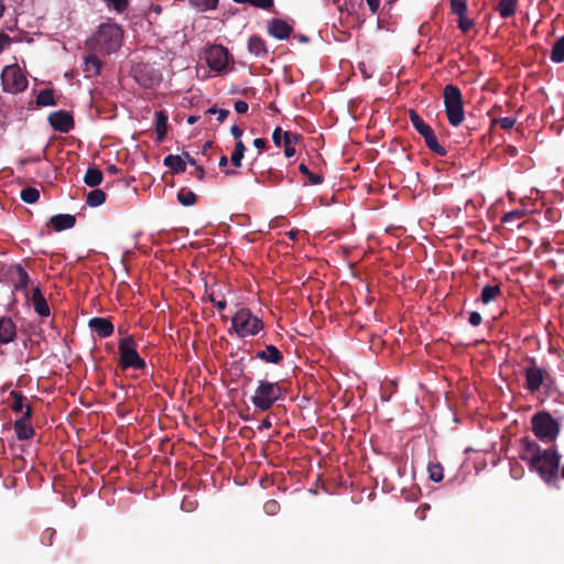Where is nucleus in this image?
<instances>
[{"label": "nucleus", "mask_w": 564, "mask_h": 564, "mask_svg": "<svg viewBox=\"0 0 564 564\" xmlns=\"http://www.w3.org/2000/svg\"><path fill=\"white\" fill-rule=\"evenodd\" d=\"M230 132H231L232 137H234L235 139H238V140L241 138V135H242V133H243L242 129H241V128H239L237 124H234V126L231 127Z\"/></svg>", "instance_id": "nucleus-52"}, {"label": "nucleus", "mask_w": 564, "mask_h": 564, "mask_svg": "<svg viewBox=\"0 0 564 564\" xmlns=\"http://www.w3.org/2000/svg\"><path fill=\"white\" fill-rule=\"evenodd\" d=\"M451 11L458 18L465 15L467 12L466 0H451Z\"/></svg>", "instance_id": "nucleus-40"}, {"label": "nucleus", "mask_w": 564, "mask_h": 564, "mask_svg": "<svg viewBox=\"0 0 564 564\" xmlns=\"http://www.w3.org/2000/svg\"><path fill=\"white\" fill-rule=\"evenodd\" d=\"M10 398L12 399L11 409L13 412H22L26 405L24 404L26 398L22 394V392L13 390L10 392Z\"/></svg>", "instance_id": "nucleus-34"}, {"label": "nucleus", "mask_w": 564, "mask_h": 564, "mask_svg": "<svg viewBox=\"0 0 564 564\" xmlns=\"http://www.w3.org/2000/svg\"><path fill=\"white\" fill-rule=\"evenodd\" d=\"M427 469L431 480L438 482L443 479V467L441 464H430Z\"/></svg>", "instance_id": "nucleus-42"}, {"label": "nucleus", "mask_w": 564, "mask_h": 564, "mask_svg": "<svg viewBox=\"0 0 564 564\" xmlns=\"http://www.w3.org/2000/svg\"><path fill=\"white\" fill-rule=\"evenodd\" d=\"M248 51L259 58L268 56V47L264 40L259 35H251L248 40Z\"/></svg>", "instance_id": "nucleus-21"}, {"label": "nucleus", "mask_w": 564, "mask_h": 564, "mask_svg": "<svg viewBox=\"0 0 564 564\" xmlns=\"http://www.w3.org/2000/svg\"><path fill=\"white\" fill-rule=\"evenodd\" d=\"M285 392V389L280 382H271L262 379L258 381L250 400L257 410L268 411L275 402L284 400Z\"/></svg>", "instance_id": "nucleus-3"}, {"label": "nucleus", "mask_w": 564, "mask_h": 564, "mask_svg": "<svg viewBox=\"0 0 564 564\" xmlns=\"http://www.w3.org/2000/svg\"><path fill=\"white\" fill-rule=\"evenodd\" d=\"M279 503L275 500H269L264 503V511L268 514H275L279 510Z\"/></svg>", "instance_id": "nucleus-47"}, {"label": "nucleus", "mask_w": 564, "mask_h": 564, "mask_svg": "<svg viewBox=\"0 0 564 564\" xmlns=\"http://www.w3.org/2000/svg\"><path fill=\"white\" fill-rule=\"evenodd\" d=\"M517 119L513 117L496 118L492 120V124H499L501 129L509 130L513 128Z\"/></svg>", "instance_id": "nucleus-45"}, {"label": "nucleus", "mask_w": 564, "mask_h": 564, "mask_svg": "<svg viewBox=\"0 0 564 564\" xmlns=\"http://www.w3.org/2000/svg\"><path fill=\"white\" fill-rule=\"evenodd\" d=\"M20 197L24 203L34 204L40 198V192L35 187L29 186L21 191Z\"/></svg>", "instance_id": "nucleus-36"}, {"label": "nucleus", "mask_w": 564, "mask_h": 564, "mask_svg": "<svg viewBox=\"0 0 564 564\" xmlns=\"http://www.w3.org/2000/svg\"><path fill=\"white\" fill-rule=\"evenodd\" d=\"M30 282L29 273L21 264H17L14 268V289L26 290Z\"/></svg>", "instance_id": "nucleus-25"}, {"label": "nucleus", "mask_w": 564, "mask_h": 564, "mask_svg": "<svg viewBox=\"0 0 564 564\" xmlns=\"http://www.w3.org/2000/svg\"><path fill=\"white\" fill-rule=\"evenodd\" d=\"M106 171L110 174H117L119 173V169L115 165V164H109L107 167H106Z\"/></svg>", "instance_id": "nucleus-59"}, {"label": "nucleus", "mask_w": 564, "mask_h": 564, "mask_svg": "<svg viewBox=\"0 0 564 564\" xmlns=\"http://www.w3.org/2000/svg\"><path fill=\"white\" fill-rule=\"evenodd\" d=\"M299 171H300V173H301V174H303V175L307 176L308 182H310L312 185H319V184H322V183H323V181H324V177H323L322 175H319V174H315V173H312V172L310 171V169L307 167V165H306V164H304V163H301V164L299 165Z\"/></svg>", "instance_id": "nucleus-37"}, {"label": "nucleus", "mask_w": 564, "mask_h": 564, "mask_svg": "<svg viewBox=\"0 0 564 564\" xmlns=\"http://www.w3.org/2000/svg\"><path fill=\"white\" fill-rule=\"evenodd\" d=\"M17 335L15 324L10 317L0 318V343L9 344L14 340Z\"/></svg>", "instance_id": "nucleus-19"}, {"label": "nucleus", "mask_w": 564, "mask_h": 564, "mask_svg": "<svg viewBox=\"0 0 564 564\" xmlns=\"http://www.w3.org/2000/svg\"><path fill=\"white\" fill-rule=\"evenodd\" d=\"M106 200V194L101 189H93L88 193L86 204L90 207H97L104 204Z\"/></svg>", "instance_id": "nucleus-31"}, {"label": "nucleus", "mask_w": 564, "mask_h": 564, "mask_svg": "<svg viewBox=\"0 0 564 564\" xmlns=\"http://www.w3.org/2000/svg\"><path fill=\"white\" fill-rule=\"evenodd\" d=\"M528 361L530 365L524 369V387L528 391L534 393L539 391L543 384L549 386L553 382L550 371L539 367L535 358H528Z\"/></svg>", "instance_id": "nucleus-8"}, {"label": "nucleus", "mask_w": 564, "mask_h": 564, "mask_svg": "<svg viewBox=\"0 0 564 564\" xmlns=\"http://www.w3.org/2000/svg\"><path fill=\"white\" fill-rule=\"evenodd\" d=\"M189 6L197 12L215 10L219 0H188Z\"/></svg>", "instance_id": "nucleus-30"}, {"label": "nucleus", "mask_w": 564, "mask_h": 564, "mask_svg": "<svg viewBox=\"0 0 564 564\" xmlns=\"http://www.w3.org/2000/svg\"><path fill=\"white\" fill-rule=\"evenodd\" d=\"M119 367L122 370L134 369L143 370L147 367L145 360L137 351V343L131 336H127L119 341Z\"/></svg>", "instance_id": "nucleus-6"}, {"label": "nucleus", "mask_w": 564, "mask_h": 564, "mask_svg": "<svg viewBox=\"0 0 564 564\" xmlns=\"http://www.w3.org/2000/svg\"><path fill=\"white\" fill-rule=\"evenodd\" d=\"M177 200L183 206H193L197 200V196L191 189L182 188L177 193Z\"/></svg>", "instance_id": "nucleus-33"}, {"label": "nucleus", "mask_w": 564, "mask_h": 564, "mask_svg": "<svg viewBox=\"0 0 564 564\" xmlns=\"http://www.w3.org/2000/svg\"><path fill=\"white\" fill-rule=\"evenodd\" d=\"M271 426H272V422H271L270 417H268V416H267V417H264V419L261 421V423H260V425L258 426V429L261 431V430H268V429H270Z\"/></svg>", "instance_id": "nucleus-53"}, {"label": "nucleus", "mask_w": 564, "mask_h": 564, "mask_svg": "<svg viewBox=\"0 0 564 564\" xmlns=\"http://www.w3.org/2000/svg\"><path fill=\"white\" fill-rule=\"evenodd\" d=\"M409 118L414 129L423 137L427 149L437 155L444 156L446 150L438 143L431 126L427 124L415 110L409 111Z\"/></svg>", "instance_id": "nucleus-9"}, {"label": "nucleus", "mask_w": 564, "mask_h": 564, "mask_svg": "<svg viewBox=\"0 0 564 564\" xmlns=\"http://www.w3.org/2000/svg\"><path fill=\"white\" fill-rule=\"evenodd\" d=\"M84 182L90 187H96L102 182V172L97 167H89L84 176Z\"/></svg>", "instance_id": "nucleus-28"}, {"label": "nucleus", "mask_w": 564, "mask_h": 564, "mask_svg": "<svg viewBox=\"0 0 564 564\" xmlns=\"http://www.w3.org/2000/svg\"><path fill=\"white\" fill-rule=\"evenodd\" d=\"M197 120H198V117H197V116H189V117L187 118V123H188V124H194V123H196V122H197Z\"/></svg>", "instance_id": "nucleus-61"}, {"label": "nucleus", "mask_w": 564, "mask_h": 564, "mask_svg": "<svg viewBox=\"0 0 564 564\" xmlns=\"http://www.w3.org/2000/svg\"><path fill=\"white\" fill-rule=\"evenodd\" d=\"M108 8L113 9L117 13H123L128 6L129 0H102Z\"/></svg>", "instance_id": "nucleus-41"}, {"label": "nucleus", "mask_w": 564, "mask_h": 564, "mask_svg": "<svg viewBox=\"0 0 564 564\" xmlns=\"http://www.w3.org/2000/svg\"><path fill=\"white\" fill-rule=\"evenodd\" d=\"M33 415V409L30 404H26L25 411L20 419H18L14 424V432L17 438L19 441H26L34 436L35 431L33 425L31 424V417Z\"/></svg>", "instance_id": "nucleus-12"}, {"label": "nucleus", "mask_w": 564, "mask_h": 564, "mask_svg": "<svg viewBox=\"0 0 564 564\" xmlns=\"http://www.w3.org/2000/svg\"><path fill=\"white\" fill-rule=\"evenodd\" d=\"M292 31V26L282 19H272L268 22V33L274 39L285 40Z\"/></svg>", "instance_id": "nucleus-15"}, {"label": "nucleus", "mask_w": 564, "mask_h": 564, "mask_svg": "<svg viewBox=\"0 0 564 564\" xmlns=\"http://www.w3.org/2000/svg\"><path fill=\"white\" fill-rule=\"evenodd\" d=\"M370 11L375 14L380 6V0H366Z\"/></svg>", "instance_id": "nucleus-51"}, {"label": "nucleus", "mask_w": 564, "mask_h": 564, "mask_svg": "<svg viewBox=\"0 0 564 564\" xmlns=\"http://www.w3.org/2000/svg\"><path fill=\"white\" fill-rule=\"evenodd\" d=\"M195 176L199 180V181H203L204 177H205V171L203 169V166L200 165H195Z\"/></svg>", "instance_id": "nucleus-56"}, {"label": "nucleus", "mask_w": 564, "mask_h": 564, "mask_svg": "<svg viewBox=\"0 0 564 564\" xmlns=\"http://www.w3.org/2000/svg\"><path fill=\"white\" fill-rule=\"evenodd\" d=\"M217 113H218L217 120L219 122H223L228 117L229 110L228 109H219Z\"/></svg>", "instance_id": "nucleus-58"}, {"label": "nucleus", "mask_w": 564, "mask_h": 564, "mask_svg": "<svg viewBox=\"0 0 564 564\" xmlns=\"http://www.w3.org/2000/svg\"><path fill=\"white\" fill-rule=\"evenodd\" d=\"M35 313L41 317H48L51 314L46 299L39 286L33 288L32 295L29 299Z\"/></svg>", "instance_id": "nucleus-16"}, {"label": "nucleus", "mask_w": 564, "mask_h": 564, "mask_svg": "<svg viewBox=\"0 0 564 564\" xmlns=\"http://www.w3.org/2000/svg\"><path fill=\"white\" fill-rule=\"evenodd\" d=\"M501 295V288L498 284H487L482 288L480 293V301L482 304H489Z\"/></svg>", "instance_id": "nucleus-24"}, {"label": "nucleus", "mask_w": 564, "mask_h": 564, "mask_svg": "<svg viewBox=\"0 0 564 564\" xmlns=\"http://www.w3.org/2000/svg\"><path fill=\"white\" fill-rule=\"evenodd\" d=\"M1 80L3 89L8 93L23 91L28 86V79L17 65L7 66L2 74Z\"/></svg>", "instance_id": "nucleus-10"}, {"label": "nucleus", "mask_w": 564, "mask_h": 564, "mask_svg": "<svg viewBox=\"0 0 564 564\" xmlns=\"http://www.w3.org/2000/svg\"><path fill=\"white\" fill-rule=\"evenodd\" d=\"M208 299L219 311L225 310L227 306L225 296L220 293H217L214 289H212L210 293L208 294Z\"/></svg>", "instance_id": "nucleus-39"}, {"label": "nucleus", "mask_w": 564, "mask_h": 564, "mask_svg": "<svg viewBox=\"0 0 564 564\" xmlns=\"http://www.w3.org/2000/svg\"><path fill=\"white\" fill-rule=\"evenodd\" d=\"M218 165L221 166V167L227 166L228 165V158L226 155H221L219 158Z\"/></svg>", "instance_id": "nucleus-60"}, {"label": "nucleus", "mask_w": 564, "mask_h": 564, "mask_svg": "<svg viewBox=\"0 0 564 564\" xmlns=\"http://www.w3.org/2000/svg\"><path fill=\"white\" fill-rule=\"evenodd\" d=\"M205 59L212 70L220 73L227 68L229 54L221 45H212L205 52Z\"/></svg>", "instance_id": "nucleus-11"}, {"label": "nucleus", "mask_w": 564, "mask_h": 564, "mask_svg": "<svg viewBox=\"0 0 564 564\" xmlns=\"http://www.w3.org/2000/svg\"><path fill=\"white\" fill-rule=\"evenodd\" d=\"M475 23L473 20L467 19L466 14L458 18V28L463 33L469 32L474 28Z\"/></svg>", "instance_id": "nucleus-46"}, {"label": "nucleus", "mask_w": 564, "mask_h": 564, "mask_svg": "<svg viewBox=\"0 0 564 564\" xmlns=\"http://www.w3.org/2000/svg\"><path fill=\"white\" fill-rule=\"evenodd\" d=\"M155 132L159 142H162L167 133V115L165 111L155 112Z\"/></svg>", "instance_id": "nucleus-23"}, {"label": "nucleus", "mask_w": 564, "mask_h": 564, "mask_svg": "<svg viewBox=\"0 0 564 564\" xmlns=\"http://www.w3.org/2000/svg\"><path fill=\"white\" fill-rule=\"evenodd\" d=\"M88 326L99 338L110 337L115 330L113 324L106 317H93L88 321Z\"/></svg>", "instance_id": "nucleus-14"}, {"label": "nucleus", "mask_w": 564, "mask_h": 564, "mask_svg": "<svg viewBox=\"0 0 564 564\" xmlns=\"http://www.w3.org/2000/svg\"><path fill=\"white\" fill-rule=\"evenodd\" d=\"M47 120L51 127L61 133H68L75 127L74 117L69 111L57 110L48 115Z\"/></svg>", "instance_id": "nucleus-13"}, {"label": "nucleus", "mask_w": 564, "mask_h": 564, "mask_svg": "<svg viewBox=\"0 0 564 564\" xmlns=\"http://www.w3.org/2000/svg\"><path fill=\"white\" fill-rule=\"evenodd\" d=\"M256 358L272 365H281L284 360L283 354L274 345H265L263 349L256 352Z\"/></svg>", "instance_id": "nucleus-17"}, {"label": "nucleus", "mask_w": 564, "mask_h": 564, "mask_svg": "<svg viewBox=\"0 0 564 564\" xmlns=\"http://www.w3.org/2000/svg\"><path fill=\"white\" fill-rule=\"evenodd\" d=\"M263 180H261L262 183L268 184L270 186L278 185L283 180V174L281 171H274L270 170L268 171L267 175H263ZM260 182V180H258Z\"/></svg>", "instance_id": "nucleus-38"}, {"label": "nucleus", "mask_w": 564, "mask_h": 564, "mask_svg": "<svg viewBox=\"0 0 564 564\" xmlns=\"http://www.w3.org/2000/svg\"><path fill=\"white\" fill-rule=\"evenodd\" d=\"M36 105L40 107L56 106L53 90L50 88L42 89L36 96Z\"/></svg>", "instance_id": "nucleus-29"}, {"label": "nucleus", "mask_w": 564, "mask_h": 564, "mask_svg": "<svg viewBox=\"0 0 564 564\" xmlns=\"http://www.w3.org/2000/svg\"><path fill=\"white\" fill-rule=\"evenodd\" d=\"M443 98L448 123L453 127H459L465 119L464 100L460 89L453 84L445 85Z\"/></svg>", "instance_id": "nucleus-4"}, {"label": "nucleus", "mask_w": 564, "mask_h": 564, "mask_svg": "<svg viewBox=\"0 0 564 564\" xmlns=\"http://www.w3.org/2000/svg\"><path fill=\"white\" fill-rule=\"evenodd\" d=\"M551 59L554 63L564 62V35L561 36L554 44L551 51Z\"/></svg>", "instance_id": "nucleus-32"}, {"label": "nucleus", "mask_w": 564, "mask_h": 564, "mask_svg": "<svg viewBox=\"0 0 564 564\" xmlns=\"http://www.w3.org/2000/svg\"><path fill=\"white\" fill-rule=\"evenodd\" d=\"M147 69V66H143L142 68H138L135 70V78L139 83H141L145 87H151L154 85V83L158 82V78L154 77H145L143 76V72Z\"/></svg>", "instance_id": "nucleus-44"}, {"label": "nucleus", "mask_w": 564, "mask_h": 564, "mask_svg": "<svg viewBox=\"0 0 564 564\" xmlns=\"http://www.w3.org/2000/svg\"><path fill=\"white\" fill-rule=\"evenodd\" d=\"M122 37L123 31L118 24L102 23L99 25L89 45L95 53L110 55L120 48Z\"/></svg>", "instance_id": "nucleus-2"}, {"label": "nucleus", "mask_w": 564, "mask_h": 564, "mask_svg": "<svg viewBox=\"0 0 564 564\" xmlns=\"http://www.w3.org/2000/svg\"><path fill=\"white\" fill-rule=\"evenodd\" d=\"M76 218L69 214H57L51 217L50 225L55 231L70 229L75 226Z\"/></svg>", "instance_id": "nucleus-20"}, {"label": "nucleus", "mask_w": 564, "mask_h": 564, "mask_svg": "<svg viewBox=\"0 0 564 564\" xmlns=\"http://www.w3.org/2000/svg\"><path fill=\"white\" fill-rule=\"evenodd\" d=\"M163 164L169 167L173 174H180L186 171L185 160L181 155L169 154L164 158Z\"/></svg>", "instance_id": "nucleus-22"}, {"label": "nucleus", "mask_w": 564, "mask_h": 564, "mask_svg": "<svg viewBox=\"0 0 564 564\" xmlns=\"http://www.w3.org/2000/svg\"><path fill=\"white\" fill-rule=\"evenodd\" d=\"M301 139L299 133H292L285 131L283 133V145H284V154L286 158H292L295 154V148L292 147L293 143H297Z\"/></svg>", "instance_id": "nucleus-27"}, {"label": "nucleus", "mask_w": 564, "mask_h": 564, "mask_svg": "<svg viewBox=\"0 0 564 564\" xmlns=\"http://www.w3.org/2000/svg\"><path fill=\"white\" fill-rule=\"evenodd\" d=\"M285 131H283L280 127H276L274 130H273V133H272V140H273V143L276 145V147H280L281 145V142H283V133Z\"/></svg>", "instance_id": "nucleus-48"}, {"label": "nucleus", "mask_w": 564, "mask_h": 564, "mask_svg": "<svg viewBox=\"0 0 564 564\" xmlns=\"http://www.w3.org/2000/svg\"><path fill=\"white\" fill-rule=\"evenodd\" d=\"M521 442L523 448L520 458L529 464L530 469L536 471L546 482L555 479L561 458L557 452L553 448L542 451L536 442L527 437Z\"/></svg>", "instance_id": "nucleus-1"}, {"label": "nucleus", "mask_w": 564, "mask_h": 564, "mask_svg": "<svg viewBox=\"0 0 564 564\" xmlns=\"http://www.w3.org/2000/svg\"><path fill=\"white\" fill-rule=\"evenodd\" d=\"M219 109H217L216 107H212L207 110L208 113H217Z\"/></svg>", "instance_id": "nucleus-64"}, {"label": "nucleus", "mask_w": 564, "mask_h": 564, "mask_svg": "<svg viewBox=\"0 0 564 564\" xmlns=\"http://www.w3.org/2000/svg\"><path fill=\"white\" fill-rule=\"evenodd\" d=\"M267 140L263 138H257L253 140V145L258 149H264L267 147Z\"/></svg>", "instance_id": "nucleus-55"}, {"label": "nucleus", "mask_w": 564, "mask_h": 564, "mask_svg": "<svg viewBox=\"0 0 564 564\" xmlns=\"http://www.w3.org/2000/svg\"><path fill=\"white\" fill-rule=\"evenodd\" d=\"M522 217V212L514 210L505 216V220H509L511 218L519 219Z\"/></svg>", "instance_id": "nucleus-57"}, {"label": "nucleus", "mask_w": 564, "mask_h": 564, "mask_svg": "<svg viewBox=\"0 0 564 564\" xmlns=\"http://www.w3.org/2000/svg\"><path fill=\"white\" fill-rule=\"evenodd\" d=\"M245 151H246V147H245L243 142L241 140H238L236 142L235 150L231 153V158H230L234 166H236V167L241 166V161L243 159Z\"/></svg>", "instance_id": "nucleus-35"}, {"label": "nucleus", "mask_w": 564, "mask_h": 564, "mask_svg": "<svg viewBox=\"0 0 564 564\" xmlns=\"http://www.w3.org/2000/svg\"><path fill=\"white\" fill-rule=\"evenodd\" d=\"M468 321H469L471 326L476 327V326H479L481 324L482 317H481V315L478 312H471L469 314V319Z\"/></svg>", "instance_id": "nucleus-49"}, {"label": "nucleus", "mask_w": 564, "mask_h": 564, "mask_svg": "<svg viewBox=\"0 0 564 564\" xmlns=\"http://www.w3.org/2000/svg\"><path fill=\"white\" fill-rule=\"evenodd\" d=\"M231 328L243 338L254 336L263 328V322L253 315L249 308H241L231 318Z\"/></svg>", "instance_id": "nucleus-5"}, {"label": "nucleus", "mask_w": 564, "mask_h": 564, "mask_svg": "<svg viewBox=\"0 0 564 564\" xmlns=\"http://www.w3.org/2000/svg\"><path fill=\"white\" fill-rule=\"evenodd\" d=\"M212 144L213 142L212 141H207L204 147H203V152H206L209 148H212Z\"/></svg>", "instance_id": "nucleus-62"}, {"label": "nucleus", "mask_w": 564, "mask_h": 564, "mask_svg": "<svg viewBox=\"0 0 564 564\" xmlns=\"http://www.w3.org/2000/svg\"><path fill=\"white\" fill-rule=\"evenodd\" d=\"M532 431L543 442H552L558 434V424L549 412H539L531 419Z\"/></svg>", "instance_id": "nucleus-7"}, {"label": "nucleus", "mask_w": 564, "mask_h": 564, "mask_svg": "<svg viewBox=\"0 0 564 564\" xmlns=\"http://www.w3.org/2000/svg\"><path fill=\"white\" fill-rule=\"evenodd\" d=\"M236 3H249L256 8L268 10L273 7V0H232Z\"/></svg>", "instance_id": "nucleus-43"}, {"label": "nucleus", "mask_w": 564, "mask_h": 564, "mask_svg": "<svg viewBox=\"0 0 564 564\" xmlns=\"http://www.w3.org/2000/svg\"><path fill=\"white\" fill-rule=\"evenodd\" d=\"M495 10L499 13L502 19L510 18L514 15L517 10V1L516 0H500V2L496 6Z\"/></svg>", "instance_id": "nucleus-26"}, {"label": "nucleus", "mask_w": 564, "mask_h": 564, "mask_svg": "<svg viewBox=\"0 0 564 564\" xmlns=\"http://www.w3.org/2000/svg\"><path fill=\"white\" fill-rule=\"evenodd\" d=\"M181 156L185 160V164L188 163V164H191L193 166H195L197 164L195 159H193L191 156V154L188 152H186V151H184Z\"/></svg>", "instance_id": "nucleus-54"}, {"label": "nucleus", "mask_w": 564, "mask_h": 564, "mask_svg": "<svg viewBox=\"0 0 564 564\" xmlns=\"http://www.w3.org/2000/svg\"><path fill=\"white\" fill-rule=\"evenodd\" d=\"M102 63L96 56V53L88 54L84 57L83 72L86 78H93L100 74Z\"/></svg>", "instance_id": "nucleus-18"}, {"label": "nucleus", "mask_w": 564, "mask_h": 564, "mask_svg": "<svg viewBox=\"0 0 564 564\" xmlns=\"http://www.w3.org/2000/svg\"><path fill=\"white\" fill-rule=\"evenodd\" d=\"M224 173H225L226 175H229V176H231V175H236V171H232V170H225V171H224Z\"/></svg>", "instance_id": "nucleus-63"}, {"label": "nucleus", "mask_w": 564, "mask_h": 564, "mask_svg": "<svg viewBox=\"0 0 564 564\" xmlns=\"http://www.w3.org/2000/svg\"><path fill=\"white\" fill-rule=\"evenodd\" d=\"M248 104L243 100H237L235 102V110L238 112V113H246L248 111Z\"/></svg>", "instance_id": "nucleus-50"}]
</instances>
